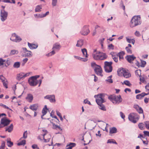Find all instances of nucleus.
<instances>
[{
  "mask_svg": "<svg viewBox=\"0 0 149 149\" xmlns=\"http://www.w3.org/2000/svg\"><path fill=\"white\" fill-rule=\"evenodd\" d=\"M35 17L37 19L44 17L43 14H36L34 15Z\"/></svg>",
  "mask_w": 149,
  "mask_h": 149,
  "instance_id": "obj_38",
  "label": "nucleus"
},
{
  "mask_svg": "<svg viewBox=\"0 0 149 149\" xmlns=\"http://www.w3.org/2000/svg\"><path fill=\"white\" fill-rule=\"evenodd\" d=\"M127 41L129 43H132L133 45H134L135 43V40L134 39H130L128 37L126 38Z\"/></svg>",
  "mask_w": 149,
  "mask_h": 149,
  "instance_id": "obj_35",
  "label": "nucleus"
},
{
  "mask_svg": "<svg viewBox=\"0 0 149 149\" xmlns=\"http://www.w3.org/2000/svg\"><path fill=\"white\" fill-rule=\"evenodd\" d=\"M131 45L130 44H129L128 45V46L126 47H125V49L126 51L129 54H132V53L131 49Z\"/></svg>",
  "mask_w": 149,
  "mask_h": 149,
  "instance_id": "obj_25",
  "label": "nucleus"
},
{
  "mask_svg": "<svg viewBox=\"0 0 149 149\" xmlns=\"http://www.w3.org/2000/svg\"><path fill=\"white\" fill-rule=\"evenodd\" d=\"M139 128L141 130H143L144 129V124L142 123H140L138 125Z\"/></svg>",
  "mask_w": 149,
  "mask_h": 149,
  "instance_id": "obj_49",
  "label": "nucleus"
},
{
  "mask_svg": "<svg viewBox=\"0 0 149 149\" xmlns=\"http://www.w3.org/2000/svg\"><path fill=\"white\" fill-rule=\"evenodd\" d=\"M52 128L55 130H59L61 131L62 130V129L59 126L56 125L55 123H52Z\"/></svg>",
  "mask_w": 149,
  "mask_h": 149,
  "instance_id": "obj_26",
  "label": "nucleus"
},
{
  "mask_svg": "<svg viewBox=\"0 0 149 149\" xmlns=\"http://www.w3.org/2000/svg\"><path fill=\"white\" fill-rule=\"evenodd\" d=\"M96 50L93 54V56L95 60H104L107 58V56L104 53L101 52H95Z\"/></svg>",
  "mask_w": 149,
  "mask_h": 149,
  "instance_id": "obj_4",
  "label": "nucleus"
},
{
  "mask_svg": "<svg viewBox=\"0 0 149 149\" xmlns=\"http://www.w3.org/2000/svg\"><path fill=\"white\" fill-rule=\"evenodd\" d=\"M140 77V81H141L143 83H144L145 81V80L144 78L143 77H142L141 76Z\"/></svg>",
  "mask_w": 149,
  "mask_h": 149,
  "instance_id": "obj_61",
  "label": "nucleus"
},
{
  "mask_svg": "<svg viewBox=\"0 0 149 149\" xmlns=\"http://www.w3.org/2000/svg\"><path fill=\"white\" fill-rule=\"evenodd\" d=\"M20 65V62H15L13 65V66L14 68H18L19 67Z\"/></svg>",
  "mask_w": 149,
  "mask_h": 149,
  "instance_id": "obj_44",
  "label": "nucleus"
},
{
  "mask_svg": "<svg viewBox=\"0 0 149 149\" xmlns=\"http://www.w3.org/2000/svg\"><path fill=\"white\" fill-rule=\"evenodd\" d=\"M39 77V75H37L30 77L28 79V82L29 84L31 86H35L38 84V86L39 87L40 86L42 82V79H37Z\"/></svg>",
  "mask_w": 149,
  "mask_h": 149,
  "instance_id": "obj_2",
  "label": "nucleus"
},
{
  "mask_svg": "<svg viewBox=\"0 0 149 149\" xmlns=\"http://www.w3.org/2000/svg\"><path fill=\"white\" fill-rule=\"evenodd\" d=\"M28 45L31 49H36L38 47V45L37 44L30 43L29 42L28 43Z\"/></svg>",
  "mask_w": 149,
  "mask_h": 149,
  "instance_id": "obj_21",
  "label": "nucleus"
},
{
  "mask_svg": "<svg viewBox=\"0 0 149 149\" xmlns=\"http://www.w3.org/2000/svg\"><path fill=\"white\" fill-rule=\"evenodd\" d=\"M10 138H8L7 140V145L10 147H11L13 145V143L12 141H10Z\"/></svg>",
  "mask_w": 149,
  "mask_h": 149,
  "instance_id": "obj_34",
  "label": "nucleus"
},
{
  "mask_svg": "<svg viewBox=\"0 0 149 149\" xmlns=\"http://www.w3.org/2000/svg\"><path fill=\"white\" fill-rule=\"evenodd\" d=\"M6 61V60L2 58H0V66L3 65L4 63Z\"/></svg>",
  "mask_w": 149,
  "mask_h": 149,
  "instance_id": "obj_50",
  "label": "nucleus"
},
{
  "mask_svg": "<svg viewBox=\"0 0 149 149\" xmlns=\"http://www.w3.org/2000/svg\"><path fill=\"white\" fill-rule=\"evenodd\" d=\"M137 111L138 112V113H143V111L142 108L140 107L137 110Z\"/></svg>",
  "mask_w": 149,
  "mask_h": 149,
  "instance_id": "obj_57",
  "label": "nucleus"
},
{
  "mask_svg": "<svg viewBox=\"0 0 149 149\" xmlns=\"http://www.w3.org/2000/svg\"><path fill=\"white\" fill-rule=\"evenodd\" d=\"M104 68L105 71L107 72H110L112 71V67L111 65L112 64V62L105 61L104 63Z\"/></svg>",
  "mask_w": 149,
  "mask_h": 149,
  "instance_id": "obj_8",
  "label": "nucleus"
},
{
  "mask_svg": "<svg viewBox=\"0 0 149 149\" xmlns=\"http://www.w3.org/2000/svg\"><path fill=\"white\" fill-rule=\"evenodd\" d=\"M22 52L24 53L22 55L23 56L30 57L32 56L33 54L32 52L31 51L27 50L26 48H22Z\"/></svg>",
  "mask_w": 149,
  "mask_h": 149,
  "instance_id": "obj_11",
  "label": "nucleus"
},
{
  "mask_svg": "<svg viewBox=\"0 0 149 149\" xmlns=\"http://www.w3.org/2000/svg\"><path fill=\"white\" fill-rule=\"evenodd\" d=\"M141 63L140 67H144L146 64V62L145 61L141 60Z\"/></svg>",
  "mask_w": 149,
  "mask_h": 149,
  "instance_id": "obj_46",
  "label": "nucleus"
},
{
  "mask_svg": "<svg viewBox=\"0 0 149 149\" xmlns=\"http://www.w3.org/2000/svg\"><path fill=\"white\" fill-rule=\"evenodd\" d=\"M94 70L95 72L97 75L101 77L103 76L102 74V70L100 66H96V67L94 69Z\"/></svg>",
  "mask_w": 149,
  "mask_h": 149,
  "instance_id": "obj_12",
  "label": "nucleus"
},
{
  "mask_svg": "<svg viewBox=\"0 0 149 149\" xmlns=\"http://www.w3.org/2000/svg\"><path fill=\"white\" fill-rule=\"evenodd\" d=\"M117 129L115 127H113L110 128V129L109 133L110 134L115 133L117 132Z\"/></svg>",
  "mask_w": 149,
  "mask_h": 149,
  "instance_id": "obj_36",
  "label": "nucleus"
},
{
  "mask_svg": "<svg viewBox=\"0 0 149 149\" xmlns=\"http://www.w3.org/2000/svg\"><path fill=\"white\" fill-rule=\"evenodd\" d=\"M108 99L115 104H119L122 100V99L120 95L117 96L114 95H111L108 97Z\"/></svg>",
  "mask_w": 149,
  "mask_h": 149,
  "instance_id": "obj_5",
  "label": "nucleus"
},
{
  "mask_svg": "<svg viewBox=\"0 0 149 149\" xmlns=\"http://www.w3.org/2000/svg\"><path fill=\"white\" fill-rule=\"evenodd\" d=\"M42 6L41 5L37 6L35 9V11L36 12H40L41 11Z\"/></svg>",
  "mask_w": 149,
  "mask_h": 149,
  "instance_id": "obj_28",
  "label": "nucleus"
},
{
  "mask_svg": "<svg viewBox=\"0 0 149 149\" xmlns=\"http://www.w3.org/2000/svg\"><path fill=\"white\" fill-rule=\"evenodd\" d=\"M107 143H113L116 144H117V143L113 139L108 140L107 141Z\"/></svg>",
  "mask_w": 149,
  "mask_h": 149,
  "instance_id": "obj_45",
  "label": "nucleus"
},
{
  "mask_svg": "<svg viewBox=\"0 0 149 149\" xmlns=\"http://www.w3.org/2000/svg\"><path fill=\"white\" fill-rule=\"evenodd\" d=\"M120 116L122 118L124 119V118H125V116L124 113L121 111H120Z\"/></svg>",
  "mask_w": 149,
  "mask_h": 149,
  "instance_id": "obj_60",
  "label": "nucleus"
},
{
  "mask_svg": "<svg viewBox=\"0 0 149 149\" xmlns=\"http://www.w3.org/2000/svg\"><path fill=\"white\" fill-rule=\"evenodd\" d=\"M114 54V53L111 52V54L112 55V57L114 61L116 62H117L118 61V56H117V55L116 56H115L114 55H113V54Z\"/></svg>",
  "mask_w": 149,
  "mask_h": 149,
  "instance_id": "obj_37",
  "label": "nucleus"
},
{
  "mask_svg": "<svg viewBox=\"0 0 149 149\" xmlns=\"http://www.w3.org/2000/svg\"><path fill=\"white\" fill-rule=\"evenodd\" d=\"M52 4L53 6H54L56 5L57 0H52Z\"/></svg>",
  "mask_w": 149,
  "mask_h": 149,
  "instance_id": "obj_53",
  "label": "nucleus"
},
{
  "mask_svg": "<svg viewBox=\"0 0 149 149\" xmlns=\"http://www.w3.org/2000/svg\"><path fill=\"white\" fill-rule=\"evenodd\" d=\"M8 15V13L4 10H1L0 18L2 22L5 21L7 19Z\"/></svg>",
  "mask_w": 149,
  "mask_h": 149,
  "instance_id": "obj_9",
  "label": "nucleus"
},
{
  "mask_svg": "<svg viewBox=\"0 0 149 149\" xmlns=\"http://www.w3.org/2000/svg\"><path fill=\"white\" fill-rule=\"evenodd\" d=\"M13 125L12 124L8 127L6 128V131H8L9 132H11L13 130Z\"/></svg>",
  "mask_w": 149,
  "mask_h": 149,
  "instance_id": "obj_29",
  "label": "nucleus"
},
{
  "mask_svg": "<svg viewBox=\"0 0 149 149\" xmlns=\"http://www.w3.org/2000/svg\"><path fill=\"white\" fill-rule=\"evenodd\" d=\"M19 140L20 141L17 143L18 146H24L26 144V140L24 139H23V138H21Z\"/></svg>",
  "mask_w": 149,
  "mask_h": 149,
  "instance_id": "obj_23",
  "label": "nucleus"
},
{
  "mask_svg": "<svg viewBox=\"0 0 149 149\" xmlns=\"http://www.w3.org/2000/svg\"><path fill=\"white\" fill-rule=\"evenodd\" d=\"M117 73L119 76H123L126 78H129L131 77V74L129 71L124 68L118 69Z\"/></svg>",
  "mask_w": 149,
  "mask_h": 149,
  "instance_id": "obj_6",
  "label": "nucleus"
},
{
  "mask_svg": "<svg viewBox=\"0 0 149 149\" xmlns=\"http://www.w3.org/2000/svg\"><path fill=\"white\" fill-rule=\"evenodd\" d=\"M143 132L145 135L149 136V132L144 131Z\"/></svg>",
  "mask_w": 149,
  "mask_h": 149,
  "instance_id": "obj_63",
  "label": "nucleus"
},
{
  "mask_svg": "<svg viewBox=\"0 0 149 149\" xmlns=\"http://www.w3.org/2000/svg\"><path fill=\"white\" fill-rule=\"evenodd\" d=\"M122 83V84H124L129 86H130L131 85V84L130 82L128 80H125L123 83Z\"/></svg>",
  "mask_w": 149,
  "mask_h": 149,
  "instance_id": "obj_41",
  "label": "nucleus"
},
{
  "mask_svg": "<svg viewBox=\"0 0 149 149\" xmlns=\"http://www.w3.org/2000/svg\"><path fill=\"white\" fill-rule=\"evenodd\" d=\"M149 94H139L136 96V98L138 99H141L144 96L147 95Z\"/></svg>",
  "mask_w": 149,
  "mask_h": 149,
  "instance_id": "obj_30",
  "label": "nucleus"
},
{
  "mask_svg": "<svg viewBox=\"0 0 149 149\" xmlns=\"http://www.w3.org/2000/svg\"><path fill=\"white\" fill-rule=\"evenodd\" d=\"M95 28L96 29L99 28L98 30L100 33H102L105 31V28L102 26L100 27L98 25H97L95 26Z\"/></svg>",
  "mask_w": 149,
  "mask_h": 149,
  "instance_id": "obj_27",
  "label": "nucleus"
},
{
  "mask_svg": "<svg viewBox=\"0 0 149 149\" xmlns=\"http://www.w3.org/2000/svg\"><path fill=\"white\" fill-rule=\"evenodd\" d=\"M3 83V86L6 88H8V82L7 80H6L5 81L2 82Z\"/></svg>",
  "mask_w": 149,
  "mask_h": 149,
  "instance_id": "obj_47",
  "label": "nucleus"
},
{
  "mask_svg": "<svg viewBox=\"0 0 149 149\" xmlns=\"http://www.w3.org/2000/svg\"><path fill=\"white\" fill-rule=\"evenodd\" d=\"M0 79L1 81L2 82H3L7 80V79L4 77L3 76V75H0Z\"/></svg>",
  "mask_w": 149,
  "mask_h": 149,
  "instance_id": "obj_52",
  "label": "nucleus"
},
{
  "mask_svg": "<svg viewBox=\"0 0 149 149\" xmlns=\"http://www.w3.org/2000/svg\"><path fill=\"white\" fill-rule=\"evenodd\" d=\"M0 106L3 107L4 108H6L8 109H9L10 110L12 111V110L10 109L9 108V107H8L6 105L3 104L2 103H0Z\"/></svg>",
  "mask_w": 149,
  "mask_h": 149,
  "instance_id": "obj_56",
  "label": "nucleus"
},
{
  "mask_svg": "<svg viewBox=\"0 0 149 149\" xmlns=\"http://www.w3.org/2000/svg\"><path fill=\"white\" fill-rule=\"evenodd\" d=\"M91 65L92 67H93L94 69L96 67V66H98L99 65H96L95 64V63L94 62H93L92 63H91Z\"/></svg>",
  "mask_w": 149,
  "mask_h": 149,
  "instance_id": "obj_62",
  "label": "nucleus"
},
{
  "mask_svg": "<svg viewBox=\"0 0 149 149\" xmlns=\"http://www.w3.org/2000/svg\"><path fill=\"white\" fill-rule=\"evenodd\" d=\"M1 121L5 126H6L10 124L11 120L8 119L6 117H4L1 118Z\"/></svg>",
  "mask_w": 149,
  "mask_h": 149,
  "instance_id": "obj_14",
  "label": "nucleus"
},
{
  "mask_svg": "<svg viewBox=\"0 0 149 149\" xmlns=\"http://www.w3.org/2000/svg\"><path fill=\"white\" fill-rule=\"evenodd\" d=\"M16 79L19 81L24 79V73L21 72L17 75Z\"/></svg>",
  "mask_w": 149,
  "mask_h": 149,
  "instance_id": "obj_20",
  "label": "nucleus"
},
{
  "mask_svg": "<svg viewBox=\"0 0 149 149\" xmlns=\"http://www.w3.org/2000/svg\"><path fill=\"white\" fill-rule=\"evenodd\" d=\"M103 94H98L97 95H95L94 97L96 98V101L97 104L99 105V108L100 109L106 111V109L105 106L102 104L104 102Z\"/></svg>",
  "mask_w": 149,
  "mask_h": 149,
  "instance_id": "obj_1",
  "label": "nucleus"
},
{
  "mask_svg": "<svg viewBox=\"0 0 149 149\" xmlns=\"http://www.w3.org/2000/svg\"><path fill=\"white\" fill-rule=\"evenodd\" d=\"M44 98L49 100L52 102H55V95H47Z\"/></svg>",
  "mask_w": 149,
  "mask_h": 149,
  "instance_id": "obj_15",
  "label": "nucleus"
},
{
  "mask_svg": "<svg viewBox=\"0 0 149 149\" xmlns=\"http://www.w3.org/2000/svg\"><path fill=\"white\" fill-rule=\"evenodd\" d=\"M112 75H111L107 78V79L105 80V81L107 83H113V80L111 79Z\"/></svg>",
  "mask_w": 149,
  "mask_h": 149,
  "instance_id": "obj_33",
  "label": "nucleus"
},
{
  "mask_svg": "<svg viewBox=\"0 0 149 149\" xmlns=\"http://www.w3.org/2000/svg\"><path fill=\"white\" fill-rule=\"evenodd\" d=\"M10 40L12 41L15 42H19L22 40V38L15 33L12 34Z\"/></svg>",
  "mask_w": 149,
  "mask_h": 149,
  "instance_id": "obj_10",
  "label": "nucleus"
},
{
  "mask_svg": "<svg viewBox=\"0 0 149 149\" xmlns=\"http://www.w3.org/2000/svg\"><path fill=\"white\" fill-rule=\"evenodd\" d=\"M125 54L124 52L121 51L118 53L117 54V56H119L120 60L123 59V56Z\"/></svg>",
  "mask_w": 149,
  "mask_h": 149,
  "instance_id": "obj_24",
  "label": "nucleus"
},
{
  "mask_svg": "<svg viewBox=\"0 0 149 149\" xmlns=\"http://www.w3.org/2000/svg\"><path fill=\"white\" fill-rule=\"evenodd\" d=\"M27 137V131H25L23 134V138H24V139H26Z\"/></svg>",
  "mask_w": 149,
  "mask_h": 149,
  "instance_id": "obj_55",
  "label": "nucleus"
},
{
  "mask_svg": "<svg viewBox=\"0 0 149 149\" xmlns=\"http://www.w3.org/2000/svg\"><path fill=\"white\" fill-rule=\"evenodd\" d=\"M61 47V46L58 43L55 44L53 46V49H59Z\"/></svg>",
  "mask_w": 149,
  "mask_h": 149,
  "instance_id": "obj_31",
  "label": "nucleus"
},
{
  "mask_svg": "<svg viewBox=\"0 0 149 149\" xmlns=\"http://www.w3.org/2000/svg\"><path fill=\"white\" fill-rule=\"evenodd\" d=\"M145 124L146 128L149 130V121H146L145 122Z\"/></svg>",
  "mask_w": 149,
  "mask_h": 149,
  "instance_id": "obj_54",
  "label": "nucleus"
},
{
  "mask_svg": "<svg viewBox=\"0 0 149 149\" xmlns=\"http://www.w3.org/2000/svg\"><path fill=\"white\" fill-rule=\"evenodd\" d=\"M81 51L83 54V56L87 58L88 57V55L87 54V52L86 49L85 48H84L81 49Z\"/></svg>",
  "mask_w": 149,
  "mask_h": 149,
  "instance_id": "obj_32",
  "label": "nucleus"
},
{
  "mask_svg": "<svg viewBox=\"0 0 149 149\" xmlns=\"http://www.w3.org/2000/svg\"><path fill=\"white\" fill-rule=\"evenodd\" d=\"M108 47L109 49H114V46L112 44H110L108 46Z\"/></svg>",
  "mask_w": 149,
  "mask_h": 149,
  "instance_id": "obj_59",
  "label": "nucleus"
},
{
  "mask_svg": "<svg viewBox=\"0 0 149 149\" xmlns=\"http://www.w3.org/2000/svg\"><path fill=\"white\" fill-rule=\"evenodd\" d=\"M135 74L137 76L140 77L141 76V70H137L135 71Z\"/></svg>",
  "mask_w": 149,
  "mask_h": 149,
  "instance_id": "obj_42",
  "label": "nucleus"
},
{
  "mask_svg": "<svg viewBox=\"0 0 149 149\" xmlns=\"http://www.w3.org/2000/svg\"><path fill=\"white\" fill-rule=\"evenodd\" d=\"M145 88L146 91H149V83H148L146 86Z\"/></svg>",
  "mask_w": 149,
  "mask_h": 149,
  "instance_id": "obj_64",
  "label": "nucleus"
},
{
  "mask_svg": "<svg viewBox=\"0 0 149 149\" xmlns=\"http://www.w3.org/2000/svg\"><path fill=\"white\" fill-rule=\"evenodd\" d=\"M38 107V104H34L31 105L29 107V108L33 111H36Z\"/></svg>",
  "mask_w": 149,
  "mask_h": 149,
  "instance_id": "obj_22",
  "label": "nucleus"
},
{
  "mask_svg": "<svg viewBox=\"0 0 149 149\" xmlns=\"http://www.w3.org/2000/svg\"><path fill=\"white\" fill-rule=\"evenodd\" d=\"M88 26L86 25L84 26L81 29V33L84 35H86L90 33Z\"/></svg>",
  "mask_w": 149,
  "mask_h": 149,
  "instance_id": "obj_13",
  "label": "nucleus"
},
{
  "mask_svg": "<svg viewBox=\"0 0 149 149\" xmlns=\"http://www.w3.org/2000/svg\"><path fill=\"white\" fill-rule=\"evenodd\" d=\"M139 118V116L136 113H132L129 114L128 116L129 120L134 123H136Z\"/></svg>",
  "mask_w": 149,
  "mask_h": 149,
  "instance_id": "obj_7",
  "label": "nucleus"
},
{
  "mask_svg": "<svg viewBox=\"0 0 149 149\" xmlns=\"http://www.w3.org/2000/svg\"><path fill=\"white\" fill-rule=\"evenodd\" d=\"M5 145V141L2 142L1 145L0 147V149H4Z\"/></svg>",
  "mask_w": 149,
  "mask_h": 149,
  "instance_id": "obj_48",
  "label": "nucleus"
},
{
  "mask_svg": "<svg viewBox=\"0 0 149 149\" xmlns=\"http://www.w3.org/2000/svg\"><path fill=\"white\" fill-rule=\"evenodd\" d=\"M76 145V144L75 143H70L66 145V149H72V148L75 147Z\"/></svg>",
  "mask_w": 149,
  "mask_h": 149,
  "instance_id": "obj_19",
  "label": "nucleus"
},
{
  "mask_svg": "<svg viewBox=\"0 0 149 149\" xmlns=\"http://www.w3.org/2000/svg\"><path fill=\"white\" fill-rule=\"evenodd\" d=\"M32 73L31 72H29L27 73H24V79L27 77H28L29 76L30 74Z\"/></svg>",
  "mask_w": 149,
  "mask_h": 149,
  "instance_id": "obj_51",
  "label": "nucleus"
},
{
  "mask_svg": "<svg viewBox=\"0 0 149 149\" xmlns=\"http://www.w3.org/2000/svg\"><path fill=\"white\" fill-rule=\"evenodd\" d=\"M126 58L129 62L131 63L136 58V57L133 55H129L126 57Z\"/></svg>",
  "mask_w": 149,
  "mask_h": 149,
  "instance_id": "obj_16",
  "label": "nucleus"
},
{
  "mask_svg": "<svg viewBox=\"0 0 149 149\" xmlns=\"http://www.w3.org/2000/svg\"><path fill=\"white\" fill-rule=\"evenodd\" d=\"M48 109L46 105H45L42 111V113L43 115H45L47 112Z\"/></svg>",
  "mask_w": 149,
  "mask_h": 149,
  "instance_id": "obj_39",
  "label": "nucleus"
},
{
  "mask_svg": "<svg viewBox=\"0 0 149 149\" xmlns=\"http://www.w3.org/2000/svg\"><path fill=\"white\" fill-rule=\"evenodd\" d=\"M84 102L85 104H88L90 105H91V104L90 102L88 101L87 99H86L84 100Z\"/></svg>",
  "mask_w": 149,
  "mask_h": 149,
  "instance_id": "obj_58",
  "label": "nucleus"
},
{
  "mask_svg": "<svg viewBox=\"0 0 149 149\" xmlns=\"http://www.w3.org/2000/svg\"><path fill=\"white\" fill-rule=\"evenodd\" d=\"M141 23V20L140 15L134 16L132 18L130 23V26L131 28L140 25Z\"/></svg>",
  "mask_w": 149,
  "mask_h": 149,
  "instance_id": "obj_3",
  "label": "nucleus"
},
{
  "mask_svg": "<svg viewBox=\"0 0 149 149\" xmlns=\"http://www.w3.org/2000/svg\"><path fill=\"white\" fill-rule=\"evenodd\" d=\"M84 44V40L82 39H79L77 40L76 46L77 47H81Z\"/></svg>",
  "mask_w": 149,
  "mask_h": 149,
  "instance_id": "obj_17",
  "label": "nucleus"
},
{
  "mask_svg": "<svg viewBox=\"0 0 149 149\" xmlns=\"http://www.w3.org/2000/svg\"><path fill=\"white\" fill-rule=\"evenodd\" d=\"M18 53V51L17 50L13 49L11 51L10 55H11L17 54Z\"/></svg>",
  "mask_w": 149,
  "mask_h": 149,
  "instance_id": "obj_43",
  "label": "nucleus"
},
{
  "mask_svg": "<svg viewBox=\"0 0 149 149\" xmlns=\"http://www.w3.org/2000/svg\"><path fill=\"white\" fill-rule=\"evenodd\" d=\"M26 99L27 101L29 102H31L33 100V95L31 94H28Z\"/></svg>",
  "mask_w": 149,
  "mask_h": 149,
  "instance_id": "obj_18",
  "label": "nucleus"
},
{
  "mask_svg": "<svg viewBox=\"0 0 149 149\" xmlns=\"http://www.w3.org/2000/svg\"><path fill=\"white\" fill-rule=\"evenodd\" d=\"M2 1L7 3H15V0H1Z\"/></svg>",
  "mask_w": 149,
  "mask_h": 149,
  "instance_id": "obj_40",
  "label": "nucleus"
}]
</instances>
